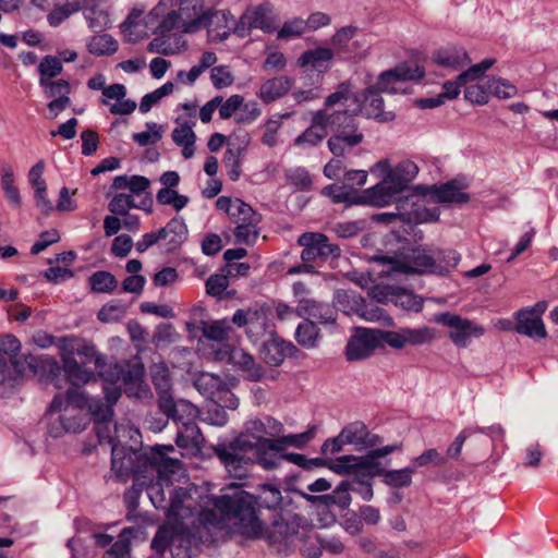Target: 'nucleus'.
<instances>
[{
	"label": "nucleus",
	"mask_w": 558,
	"mask_h": 558,
	"mask_svg": "<svg viewBox=\"0 0 558 558\" xmlns=\"http://www.w3.org/2000/svg\"><path fill=\"white\" fill-rule=\"evenodd\" d=\"M403 333L404 344L407 345H422L430 343L436 339L437 332L430 327L421 328H401Z\"/></svg>",
	"instance_id": "38"
},
{
	"label": "nucleus",
	"mask_w": 558,
	"mask_h": 558,
	"mask_svg": "<svg viewBox=\"0 0 558 558\" xmlns=\"http://www.w3.org/2000/svg\"><path fill=\"white\" fill-rule=\"evenodd\" d=\"M230 219L235 226H239L253 221H260L262 217L252 208L251 205L240 199L239 203H236V207Z\"/></svg>",
	"instance_id": "57"
},
{
	"label": "nucleus",
	"mask_w": 558,
	"mask_h": 558,
	"mask_svg": "<svg viewBox=\"0 0 558 558\" xmlns=\"http://www.w3.org/2000/svg\"><path fill=\"white\" fill-rule=\"evenodd\" d=\"M247 10L251 15L254 28H259L264 33L274 32L275 26L268 16L269 9L267 5H258L255 8H248Z\"/></svg>",
	"instance_id": "54"
},
{
	"label": "nucleus",
	"mask_w": 558,
	"mask_h": 558,
	"mask_svg": "<svg viewBox=\"0 0 558 558\" xmlns=\"http://www.w3.org/2000/svg\"><path fill=\"white\" fill-rule=\"evenodd\" d=\"M400 216L403 220L415 223L433 222L439 218V209L437 207L428 208L424 204L415 203L410 213Z\"/></svg>",
	"instance_id": "46"
},
{
	"label": "nucleus",
	"mask_w": 558,
	"mask_h": 558,
	"mask_svg": "<svg viewBox=\"0 0 558 558\" xmlns=\"http://www.w3.org/2000/svg\"><path fill=\"white\" fill-rule=\"evenodd\" d=\"M488 90L489 94L504 99L512 98L517 95V87L514 85L495 77L488 81Z\"/></svg>",
	"instance_id": "61"
},
{
	"label": "nucleus",
	"mask_w": 558,
	"mask_h": 558,
	"mask_svg": "<svg viewBox=\"0 0 558 558\" xmlns=\"http://www.w3.org/2000/svg\"><path fill=\"white\" fill-rule=\"evenodd\" d=\"M413 464L416 468H425L428 465L441 468L448 463V457H445L436 448H429L423 451L420 456L412 459Z\"/></svg>",
	"instance_id": "52"
},
{
	"label": "nucleus",
	"mask_w": 558,
	"mask_h": 558,
	"mask_svg": "<svg viewBox=\"0 0 558 558\" xmlns=\"http://www.w3.org/2000/svg\"><path fill=\"white\" fill-rule=\"evenodd\" d=\"M461 260V255L454 250L438 251L435 256V275H447L451 269L457 267Z\"/></svg>",
	"instance_id": "43"
},
{
	"label": "nucleus",
	"mask_w": 558,
	"mask_h": 558,
	"mask_svg": "<svg viewBox=\"0 0 558 558\" xmlns=\"http://www.w3.org/2000/svg\"><path fill=\"white\" fill-rule=\"evenodd\" d=\"M476 429H471L470 426L463 428L453 439V441L450 444V446L447 448L445 457H448L449 460H459L462 447L465 442V440L473 435H475Z\"/></svg>",
	"instance_id": "60"
},
{
	"label": "nucleus",
	"mask_w": 558,
	"mask_h": 558,
	"mask_svg": "<svg viewBox=\"0 0 558 558\" xmlns=\"http://www.w3.org/2000/svg\"><path fill=\"white\" fill-rule=\"evenodd\" d=\"M159 241L165 242L167 251L177 250L186 240L187 227L182 218L174 217L157 230Z\"/></svg>",
	"instance_id": "26"
},
{
	"label": "nucleus",
	"mask_w": 558,
	"mask_h": 558,
	"mask_svg": "<svg viewBox=\"0 0 558 558\" xmlns=\"http://www.w3.org/2000/svg\"><path fill=\"white\" fill-rule=\"evenodd\" d=\"M379 347L376 329L361 328L352 336L345 347L348 361H360L369 357Z\"/></svg>",
	"instance_id": "13"
},
{
	"label": "nucleus",
	"mask_w": 558,
	"mask_h": 558,
	"mask_svg": "<svg viewBox=\"0 0 558 558\" xmlns=\"http://www.w3.org/2000/svg\"><path fill=\"white\" fill-rule=\"evenodd\" d=\"M256 499L253 495L233 487V494L213 498L214 509L202 510L193 531L183 522L161 525L151 541V548L159 556L170 548L172 558H192L199 543L214 539L211 529L220 526L223 521L232 522L236 531L250 538L264 535V525L256 513Z\"/></svg>",
	"instance_id": "1"
},
{
	"label": "nucleus",
	"mask_w": 558,
	"mask_h": 558,
	"mask_svg": "<svg viewBox=\"0 0 558 558\" xmlns=\"http://www.w3.org/2000/svg\"><path fill=\"white\" fill-rule=\"evenodd\" d=\"M21 348V341L14 335L8 333L0 337V352L9 356L17 373H22L24 369V364L19 359Z\"/></svg>",
	"instance_id": "35"
},
{
	"label": "nucleus",
	"mask_w": 558,
	"mask_h": 558,
	"mask_svg": "<svg viewBox=\"0 0 558 558\" xmlns=\"http://www.w3.org/2000/svg\"><path fill=\"white\" fill-rule=\"evenodd\" d=\"M432 59L437 65L452 71L465 66L471 61L466 50L463 47L457 46H447L437 49L433 53Z\"/></svg>",
	"instance_id": "23"
},
{
	"label": "nucleus",
	"mask_w": 558,
	"mask_h": 558,
	"mask_svg": "<svg viewBox=\"0 0 558 558\" xmlns=\"http://www.w3.org/2000/svg\"><path fill=\"white\" fill-rule=\"evenodd\" d=\"M132 208H140L135 203L131 194H117L109 202L108 209L119 216H126L129 210Z\"/></svg>",
	"instance_id": "58"
},
{
	"label": "nucleus",
	"mask_w": 558,
	"mask_h": 558,
	"mask_svg": "<svg viewBox=\"0 0 558 558\" xmlns=\"http://www.w3.org/2000/svg\"><path fill=\"white\" fill-rule=\"evenodd\" d=\"M210 80L215 88L222 89L233 84L234 76L227 65H218L211 69Z\"/></svg>",
	"instance_id": "64"
},
{
	"label": "nucleus",
	"mask_w": 558,
	"mask_h": 558,
	"mask_svg": "<svg viewBox=\"0 0 558 558\" xmlns=\"http://www.w3.org/2000/svg\"><path fill=\"white\" fill-rule=\"evenodd\" d=\"M81 9L83 10L89 27L94 32H100L108 27L110 23L109 15L107 12L98 8L96 0H85L81 7L76 5L73 11Z\"/></svg>",
	"instance_id": "31"
},
{
	"label": "nucleus",
	"mask_w": 558,
	"mask_h": 558,
	"mask_svg": "<svg viewBox=\"0 0 558 558\" xmlns=\"http://www.w3.org/2000/svg\"><path fill=\"white\" fill-rule=\"evenodd\" d=\"M44 88V94L48 98H62L69 97L71 86L68 81L59 78L57 81H49L46 84H39Z\"/></svg>",
	"instance_id": "63"
},
{
	"label": "nucleus",
	"mask_w": 558,
	"mask_h": 558,
	"mask_svg": "<svg viewBox=\"0 0 558 558\" xmlns=\"http://www.w3.org/2000/svg\"><path fill=\"white\" fill-rule=\"evenodd\" d=\"M1 173V186L4 191L5 197L10 202V204L14 207H20L21 205V195L19 189L15 186V178L13 170L10 166H2Z\"/></svg>",
	"instance_id": "42"
},
{
	"label": "nucleus",
	"mask_w": 558,
	"mask_h": 558,
	"mask_svg": "<svg viewBox=\"0 0 558 558\" xmlns=\"http://www.w3.org/2000/svg\"><path fill=\"white\" fill-rule=\"evenodd\" d=\"M296 348L289 341L272 337L264 342L260 356L270 366H279L288 356H292Z\"/></svg>",
	"instance_id": "20"
},
{
	"label": "nucleus",
	"mask_w": 558,
	"mask_h": 558,
	"mask_svg": "<svg viewBox=\"0 0 558 558\" xmlns=\"http://www.w3.org/2000/svg\"><path fill=\"white\" fill-rule=\"evenodd\" d=\"M205 439L199 427L192 422H183L182 428L177 434L175 444L189 450H199Z\"/></svg>",
	"instance_id": "29"
},
{
	"label": "nucleus",
	"mask_w": 558,
	"mask_h": 558,
	"mask_svg": "<svg viewBox=\"0 0 558 558\" xmlns=\"http://www.w3.org/2000/svg\"><path fill=\"white\" fill-rule=\"evenodd\" d=\"M209 13V22L207 26H217L218 31L215 38L220 41L226 40L231 34L230 23H233V16L229 11H207Z\"/></svg>",
	"instance_id": "40"
},
{
	"label": "nucleus",
	"mask_w": 558,
	"mask_h": 558,
	"mask_svg": "<svg viewBox=\"0 0 558 558\" xmlns=\"http://www.w3.org/2000/svg\"><path fill=\"white\" fill-rule=\"evenodd\" d=\"M231 323L228 319L215 320L213 323H203V336L213 341L223 342L229 339L232 331Z\"/></svg>",
	"instance_id": "37"
},
{
	"label": "nucleus",
	"mask_w": 558,
	"mask_h": 558,
	"mask_svg": "<svg viewBox=\"0 0 558 558\" xmlns=\"http://www.w3.org/2000/svg\"><path fill=\"white\" fill-rule=\"evenodd\" d=\"M151 381L157 390V392L161 391H170L171 389V379L169 375V369L163 363H156L150 367Z\"/></svg>",
	"instance_id": "56"
},
{
	"label": "nucleus",
	"mask_w": 558,
	"mask_h": 558,
	"mask_svg": "<svg viewBox=\"0 0 558 558\" xmlns=\"http://www.w3.org/2000/svg\"><path fill=\"white\" fill-rule=\"evenodd\" d=\"M325 109L328 110L336 107H343L341 110H348V113L355 120V117L362 111L361 100L353 92L352 85L349 82H342L337 86V89L326 97L324 102Z\"/></svg>",
	"instance_id": "18"
},
{
	"label": "nucleus",
	"mask_w": 558,
	"mask_h": 558,
	"mask_svg": "<svg viewBox=\"0 0 558 558\" xmlns=\"http://www.w3.org/2000/svg\"><path fill=\"white\" fill-rule=\"evenodd\" d=\"M231 322L240 328L245 327L250 338L259 339L266 333L272 335L267 311L264 307L239 308Z\"/></svg>",
	"instance_id": "11"
},
{
	"label": "nucleus",
	"mask_w": 558,
	"mask_h": 558,
	"mask_svg": "<svg viewBox=\"0 0 558 558\" xmlns=\"http://www.w3.org/2000/svg\"><path fill=\"white\" fill-rule=\"evenodd\" d=\"M78 338L75 336H65L58 338L56 347L59 350V354L63 364L69 363L70 361H76L74 355L77 351Z\"/></svg>",
	"instance_id": "59"
},
{
	"label": "nucleus",
	"mask_w": 558,
	"mask_h": 558,
	"mask_svg": "<svg viewBox=\"0 0 558 558\" xmlns=\"http://www.w3.org/2000/svg\"><path fill=\"white\" fill-rule=\"evenodd\" d=\"M418 167L411 160L399 162L389 170L381 182L366 190L364 199L375 207L389 205L396 195L403 192L417 175Z\"/></svg>",
	"instance_id": "6"
},
{
	"label": "nucleus",
	"mask_w": 558,
	"mask_h": 558,
	"mask_svg": "<svg viewBox=\"0 0 558 558\" xmlns=\"http://www.w3.org/2000/svg\"><path fill=\"white\" fill-rule=\"evenodd\" d=\"M157 475L156 482H149L146 486V492L148 497L156 509H165L167 510L168 500H167V485H170L169 475H172V472H166L165 474L155 473Z\"/></svg>",
	"instance_id": "32"
},
{
	"label": "nucleus",
	"mask_w": 558,
	"mask_h": 558,
	"mask_svg": "<svg viewBox=\"0 0 558 558\" xmlns=\"http://www.w3.org/2000/svg\"><path fill=\"white\" fill-rule=\"evenodd\" d=\"M260 449H263L260 441L240 437L230 448H217L215 451L229 474L241 480L247 476L248 465L253 463Z\"/></svg>",
	"instance_id": "7"
},
{
	"label": "nucleus",
	"mask_w": 558,
	"mask_h": 558,
	"mask_svg": "<svg viewBox=\"0 0 558 558\" xmlns=\"http://www.w3.org/2000/svg\"><path fill=\"white\" fill-rule=\"evenodd\" d=\"M379 90L369 86L365 89V114L367 118H373L379 121H389L393 119L391 112L384 110V99Z\"/></svg>",
	"instance_id": "33"
},
{
	"label": "nucleus",
	"mask_w": 558,
	"mask_h": 558,
	"mask_svg": "<svg viewBox=\"0 0 558 558\" xmlns=\"http://www.w3.org/2000/svg\"><path fill=\"white\" fill-rule=\"evenodd\" d=\"M341 437L357 450L374 447L380 441L378 435L371 433L366 425L359 421L345 425L341 430Z\"/></svg>",
	"instance_id": "19"
},
{
	"label": "nucleus",
	"mask_w": 558,
	"mask_h": 558,
	"mask_svg": "<svg viewBox=\"0 0 558 558\" xmlns=\"http://www.w3.org/2000/svg\"><path fill=\"white\" fill-rule=\"evenodd\" d=\"M169 494V501L167 507V513L169 518H183L182 515V504L187 496V493L182 487H171L167 485Z\"/></svg>",
	"instance_id": "50"
},
{
	"label": "nucleus",
	"mask_w": 558,
	"mask_h": 558,
	"mask_svg": "<svg viewBox=\"0 0 558 558\" xmlns=\"http://www.w3.org/2000/svg\"><path fill=\"white\" fill-rule=\"evenodd\" d=\"M177 12L184 33H195L208 25L209 13L204 9L203 0H181Z\"/></svg>",
	"instance_id": "14"
},
{
	"label": "nucleus",
	"mask_w": 558,
	"mask_h": 558,
	"mask_svg": "<svg viewBox=\"0 0 558 558\" xmlns=\"http://www.w3.org/2000/svg\"><path fill=\"white\" fill-rule=\"evenodd\" d=\"M293 84L294 80L287 75L272 77L260 85L257 96L265 104H270L288 94Z\"/></svg>",
	"instance_id": "27"
},
{
	"label": "nucleus",
	"mask_w": 558,
	"mask_h": 558,
	"mask_svg": "<svg viewBox=\"0 0 558 558\" xmlns=\"http://www.w3.org/2000/svg\"><path fill=\"white\" fill-rule=\"evenodd\" d=\"M113 369L117 381H122L125 385H136L142 380L144 367L140 363L125 366L116 364Z\"/></svg>",
	"instance_id": "48"
},
{
	"label": "nucleus",
	"mask_w": 558,
	"mask_h": 558,
	"mask_svg": "<svg viewBox=\"0 0 558 558\" xmlns=\"http://www.w3.org/2000/svg\"><path fill=\"white\" fill-rule=\"evenodd\" d=\"M319 329L311 319H304L296 328L295 339L304 348L312 349L317 347Z\"/></svg>",
	"instance_id": "36"
},
{
	"label": "nucleus",
	"mask_w": 558,
	"mask_h": 558,
	"mask_svg": "<svg viewBox=\"0 0 558 558\" xmlns=\"http://www.w3.org/2000/svg\"><path fill=\"white\" fill-rule=\"evenodd\" d=\"M462 184L457 180H451L439 186L428 187V194L434 203H454L464 204L469 202V194L464 193Z\"/></svg>",
	"instance_id": "25"
},
{
	"label": "nucleus",
	"mask_w": 558,
	"mask_h": 558,
	"mask_svg": "<svg viewBox=\"0 0 558 558\" xmlns=\"http://www.w3.org/2000/svg\"><path fill=\"white\" fill-rule=\"evenodd\" d=\"M172 141L182 147V155L185 159H190L195 153V141L196 134L192 130V126L187 123H183L172 131Z\"/></svg>",
	"instance_id": "34"
},
{
	"label": "nucleus",
	"mask_w": 558,
	"mask_h": 558,
	"mask_svg": "<svg viewBox=\"0 0 558 558\" xmlns=\"http://www.w3.org/2000/svg\"><path fill=\"white\" fill-rule=\"evenodd\" d=\"M88 51L96 56L112 54L118 50L117 40L108 35H96L87 44Z\"/></svg>",
	"instance_id": "45"
},
{
	"label": "nucleus",
	"mask_w": 558,
	"mask_h": 558,
	"mask_svg": "<svg viewBox=\"0 0 558 558\" xmlns=\"http://www.w3.org/2000/svg\"><path fill=\"white\" fill-rule=\"evenodd\" d=\"M514 330L534 340L545 339L547 331L544 322L531 311L520 310L515 313Z\"/></svg>",
	"instance_id": "24"
},
{
	"label": "nucleus",
	"mask_w": 558,
	"mask_h": 558,
	"mask_svg": "<svg viewBox=\"0 0 558 558\" xmlns=\"http://www.w3.org/2000/svg\"><path fill=\"white\" fill-rule=\"evenodd\" d=\"M356 476L372 480L374 476H383L385 471L380 468L377 458H375L371 451L365 457H356Z\"/></svg>",
	"instance_id": "39"
},
{
	"label": "nucleus",
	"mask_w": 558,
	"mask_h": 558,
	"mask_svg": "<svg viewBox=\"0 0 558 558\" xmlns=\"http://www.w3.org/2000/svg\"><path fill=\"white\" fill-rule=\"evenodd\" d=\"M433 319L450 329L448 337L459 348H466L472 338H480L485 332L483 326L450 312L435 314Z\"/></svg>",
	"instance_id": "8"
},
{
	"label": "nucleus",
	"mask_w": 558,
	"mask_h": 558,
	"mask_svg": "<svg viewBox=\"0 0 558 558\" xmlns=\"http://www.w3.org/2000/svg\"><path fill=\"white\" fill-rule=\"evenodd\" d=\"M63 371L71 387L65 395L54 396L47 410L50 416L58 413V417L48 425V433L53 438L85 428L87 418L83 414V405L87 403V393L81 387L94 378L93 372L82 368L77 361L63 364Z\"/></svg>",
	"instance_id": "2"
},
{
	"label": "nucleus",
	"mask_w": 558,
	"mask_h": 558,
	"mask_svg": "<svg viewBox=\"0 0 558 558\" xmlns=\"http://www.w3.org/2000/svg\"><path fill=\"white\" fill-rule=\"evenodd\" d=\"M323 194L332 199L333 203H348V204H367L368 202L364 199L366 196V190L362 195H356L354 191L350 189L349 185H345L343 182L341 184H329L323 189Z\"/></svg>",
	"instance_id": "30"
},
{
	"label": "nucleus",
	"mask_w": 558,
	"mask_h": 558,
	"mask_svg": "<svg viewBox=\"0 0 558 558\" xmlns=\"http://www.w3.org/2000/svg\"><path fill=\"white\" fill-rule=\"evenodd\" d=\"M172 4L173 0H159L146 17L147 26L153 25L155 20H160L158 25L153 28L157 36L147 46V50L151 53L173 56L185 46L182 35L185 34L183 23L177 10L170 9Z\"/></svg>",
	"instance_id": "5"
},
{
	"label": "nucleus",
	"mask_w": 558,
	"mask_h": 558,
	"mask_svg": "<svg viewBox=\"0 0 558 558\" xmlns=\"http://www.w3.org/2000/svg\"><path fill=\"white\" fill-rule=\"evenodd\" d=\"M259 222L260 221H253L250 223L235 226V229L233 232L234 238H235V243L246 244V245H251V244L255 243L256 239L259 235V228H258Z\"/></svg>",
	"instance_id": "55"
},
{
	"label": "nucleus",
	"mask_w": 558,
	"mask_h": 558,
	"mask_svg": "<svg viewBox=\"0 0 558 558\" xmlns=\"http://www.w3.org/2000/svg\"><path fill=\"white\" fill-rule=\"evenodd\" d=\"M415 468H404L400 470H386L383 477L384 483L388 486L400 488L408 487L412 483V474Z\"/></svg>",
	"instance_id": "49"
},
{
	"label": "nucleus",
	"mask_w": 558,
	"mask_h": 558,
	"mask_svg": "<svg viewBox=\"0 0 558 558\" xmlns=\"http://www.w3.org/2000/svg\"><path fill=\"white\" fill-rule=\"evenodd\" d=\"M244 153V147H229L223 156V163L227 168V174L233 182L238 181L241 177V160Z\"/></svg>",
	"instance_id": "41"
},
{
	"label": "nucleus",
	"mask_w": 558,
	"mask_h": 558,
	"mask_svg": "<svg viewBox=\"0 0 558 558\" xmlns=\"http://www.w3.org/2000/svg\"><path fill=\"white\" fill-rule=\"evenodd\" d=\"M424 76V70L416 64L400 63L396 68L379 74L374 88L387 94L408 93L404 84L410 81H418Z\"/></svg>",
	"instance_id": "10"
},
{
	"label": "nucleus",
	"mask_w": 558,
	"mask_h": 558,
	"mask_svg": "<svg viewBox=\"0 0 558 558\" xmlns=\"http://www.w3.org/2000/svg\"><path fill=\"white\" fill-rule=\"evenodd\" d=\"M496 60L495 59H485L482 62L470 66L466 71L461 72L458 75V80L461 82H464V84L469 82L476 81L480 78L487 70H489L494 64Z\"/></svg>",
	"instance_id": "62"
},
{
	"label": "nucleus",
	"mask_w": 558,
	"mask_h": 558,
	"mask_svg": "<svg viewBox=\"0 0 558 558\" xmlns=\"http://www.w3.org/2000/svg\"><path fill=\"white\" fill-rule=\"evenodd\" d=\"M328 131L332 135L327 145L335 157L345 156L349 149L364 141V134L348 110H317L312 116L311 125L294 140V144L302 148L317 146L328 135Z\"/></svg>",
	"instance_id": "3"
},
{
	"label": "nucleus",
	"mask_w": 558,
	"mask_h": 558,
	"mask_svg": "<svg viewBox=\"0 0 558 558\" xmlns=\"http://www.w3.org/2000/svg\"><path fill=\"white\" fill-rule=\"evenodd\" d=\"M172 450V446H155L149 451H141L112 444L111 471L120 482H126L131 476L137 474L177 473L181 466L180 461L167 457V453Z\"/></svg>",
	"instance_id": "4"
},
{
	"label": "nucleus",
	"mask_w": 558,
	"mask_h": 558,
	"mask_svg": "<svg viewBox=\"0 0 558 558\" xmlns=\"http://www.w3.org/2000/svg\"><path fill=\"white\" fill-rule=\"evenodd\" d=\"M299 524L294 519L290 520L280 517L275 520L265 533V537L270 546L278 553L287 551L299 538Z\"/></svg>",
	"instance_id": "12"
},
{
	"label": "nucleus",
	"mask_w": 558,
	"mask_h": 558,
	"mask_svg": "<svg viewBox=\"0 0 558 558\" xmlns=\"http://www.w3.org/2000/svg\"><path fill=\"white\" fill-rule=\"evenodd\" d=\"M299 317L311 319L323 325L335 324L338 310L329 303L318 302L312 299H301L295 307Z\"/></svg>",
	"instance_id": "15"
},
{
	"label": "nucleus",
	"mask_w": 558,
	"mask_h": 558,
	"mask_svg": "<svg viewBox=\"0 0 558 558\" xmlns=\"http://www.w3.org/2000/svg\"><path fill=\"white\" fill-rule=\"evenodd\" d=\"M435 256L425 247L415 246L402 253L399 269L407 274H434Z\"/></svg>",
	"instance_id": "17"
},
{
	"label": "nucleus",
	"mask_w": 558,
	"mask_h": 558,
	"mask_svg": "<svg viewBox=\"0 0 558 558\" xmlns=\"http://www.w3.org/2000/svg\"><path fill=\"white\" fill-rule=\"evenodd\" d=\"M194 385L201 393L207 396L213 400L219 399L221 398L220 396L223 395V407L229 409H236L239 404L238 398L226 389V384L219 376L210 373H202L196 378Z\"/></svg>",
	"instance_id": "16"
},
{
	"label": "nucleus",
	"mask_w": 558,
	"mask_h": 558,
	"mask_svg": "<svg viewBox=\"0 0 558 558\" xmlns=\"http://www.w3.org/2000/svg\"><path fill=\"white\" fill-rule=\"evenodd\" d=\"M147 131L134 133L132 138L140 146L156 144L162 137L163 129L155 122H146Z\"/></svg>",
	"instance_id": "53"
},
{
	"label": "nucleus",
	"mask_w": 558,
	"mask_h": 558,
	"mask_svg": "<svg viewBox=\"0 0 558 558\" xmlns=\"http://www.w3.org/2000/svg\"><path fill=\"white\" fill-rule=\"evenodd\" d=\"M87 408L89 414L97 424H106L113 415V410L108 403H104L101 399H94L87 395V403L83 405V410ZM85 415V413L83 412Z\"/></svg>",
	"instance_id": "44"
},
{
	"label": "nucleus",
	"mask_w": 558,
	"mask_h": 558,
	"mask_svg": "<svg viewBox=\"0 0 558 558\" xmlns=\"http://www.w3.org/2000/svg\"><path fill=\"white\" fill-rule=\"evenodd\" d=\"M89 283L93 291L98 293H110L117 286L116 277L109 271H97L89 278Z\"/></svg>",
	"instance_id": "51"
},
{
	"label": "nucleus",
	"mask_w": 558,
	"mask_h": 558,
	"mask_svg": "<svg viewBox=\"0 0 558 558\" xmlns=\"http://www.w3.org/2000/svg\"><path fill=\"white\" fill-rule=\"evenodd\" d=\"M63 70L61 60L53 56H46L41 59L38 65L39 72V84H46L49 81H53Z\"/></svg>",
	"instance_id": "47"
},
{
	"label": "nucleus",
	"mask_w": 558,
	"mask_h": 558,
	"mask_svg": "<svg viewBox=\"0 0 558 558\" xmlns=\"http://www.w3.org/2000/svg\"><path fill=\"white\" fill-rule=\"evenodd\" d=\"M228 361L234 367L239 368L245 374V377L251 381H258L264 376L263 367L257 364L254 357L241 348H230L227 352Z\"/></svg>",
	"instance_id": "22"
},
{
	"label": "nucleus",
	"mask_w": 558,
	"mask_h": 558,
	"mask_svg": "<svg viewBox=\"0 0 558 558\" xmlns=\"http://www.w3.org/2000/svg\"><path fill=\"white\" fill-rule=\"evenodd\" d=\"M298 244L303 247L301 259L304 263H325L337 259L341 254L339 245L331 243L327 235L319 232L302 233Z\"/></svg>",
	"instance_id": "9"
},
{
	"label": "nucleus",
	"mask_w": 558,
	"mask_h": 558,
	"mask_svg": "<svg viewBox=\"0 0 558 558\" xmlns=\"http://www.w3.org/2000/svg\"><path fill=\"white\" fill-rule=\"evenodd\" d=\"M333 302L344 314L359 315L366 319L376 317L375 314L367 312L365 300L355 291L338 290L335 293Z\"/></svg>",
	"instance_id": "21"
},
{
	"label": "nucleus",
	"mask_w": 558,
	"mask_h": 558,
	"mask_svg": "<svg viewBox=\"0 0 558 558\" xmlns=\"http://www.w3.org/2000/svg\"><path fill=\"white\" fill-rule=\"evenodd\" d=\"M332 58L333 52L331 49L319 47L304 51L298 59V65L301 68L310 65L319 72H324L329 69L328 63Z\"/></svg>",
	"instance_id": "28"
}]
</instances>
